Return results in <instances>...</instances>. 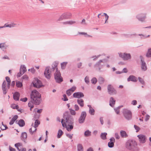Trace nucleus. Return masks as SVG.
Masks as SVG:
<instances>
[{"mask_svg": "<svg viewBox=\"0 0 151 151\" xmlns=\"http://www.w3.org/2000/svg\"><path fill=\"white\" fill-rule=\"evenodd\" d=\"M58 62H55L53 63L52 68H50V67H47L45 68L44 74L47 78L49 79L51 77V73L55 69V72L54 74L55 79L56 82L60 83L63 80L59 70H58Z\"/></svg>", "mask_w": 151, "mask_h": 151, "instance_id": "nucleus-1", "label": "nucleus"}, {"mask_svg": "<svg viewBox=\"0 0 151 151\" xmlns=\"http://www.w3.org/2000/svg\"><path fill=\"white\" fill-rule=\"evenodd\" d=\"M68 113L66 112L63 114V117L65 119L64 122V119H61V123L63 127H65L67 130L68 131H70L73 127V124L74 119L73 117L69 114H68Z\"/></svg>", "mask_w": 151, "mask_h": 151, "instance_id": "nucleus-2", "label": "nucleus"}, {"mask_svg": "<svg viewBox=\"0 0 151 151\" xmlns=\"http://www.w3.org/2000/svg\"><path fill=\"white\" fill-rule=\"evenodd\" d=\"M31 102L36 105H39L42 101L41 95L37 90L32 91L30 95Z\"/></svg>", "mask_w": 151, "mask_h": 151, "instance_id": "nucleus-3", "label": "nucleus"}, {"mask_svg": "<svg viewBox=\"0 0 151 151\" xmlns=\"http://www.w3.org/2000/svg\"><path fill=\"white\" fill-rule=\"evenodd\" d=\"M119 57L122 58L124 60H127L131 58V56L130 53H118Z\"/></svg>", "mask_w": 151, "mask_h": 151, "instance_id": "nucleus-4", "label": "nucleus"}, {"mask_svg": "<svg viewBox=\"0 0 151 151\" xmlns=\"http://www.w3.org/2000/svg\"><path fill=\"white\" fill-rule=\"evenodd\" d=\"M123 113L124 117L127 120H130L132 118V113L131 111L127 109H124Z\"/></svg>", "mask_w": 151, "mask_h": 151, "instance_id": "nucleus-5", "label": "nucleus"}, {"mask_svg": "<svg viewBox=\"0 0 151 151\" xmlns=\"http://www.w3.org/2000/svg\"><path fill=\"white\" fill-rule=\"evenodd\" d=\"M34 87L40 88L43 86L41 81L37 78H35L32 82Z\"/></svg>", "mask_w": 151, "mask_h": 151, "instance_id": "nucleus-6", "label": "nucleus"}, {"mask_svg": "<svg viewBox=\"0 0 151 151\" xmlns=\"http://www.w3.org/2000/svg\"><path fill=\"white\" fill-rule=\"evenodd\" d=\"M86 116V113L85 111L82 112L78 119V122L79 124H82L85 122Z\"/></svg>", "mask_w": 151, "mask_h": 151, "instance_id": "nucleus-7", "label": "nucleus"}, {"mask_svg": "<svg viewBox=\"0 0 151 151\" xmlns=\"http://www.w3.org/2000/svg\"><path fill=\"white\" fill-rule=\"evenodd\" d=\"M106 62V59H104L103 60H100L99 61L97 62L94 65L95 67L98 68V70L101 72V69L103 67V65H101V63H104Z\"/></svg>", "mask_w": 151, "mask_h": 151, "instance_id": "nucleus-8", "label": "nucleus"}, {"mask_svg": "<svg viewBox=\"0 0 151 151\" xmlns=\"http://www.w3.org/2000/svg\"><path fill=\"white\" fill-rule=\"evenodd\" d=\"M71 15L70 13H65L63 14L58 19V21H61L64 19L69 18Z\"/></svg>", "mask_w": 151, "mask_h": 151, "instance_id": "nucleus-9", "label": "nucleus"}, {"mask_svg": "<svg viewBox=\"0 0 151 151\" xmlns=\"http://www.w3.org/2000/svg\"><path fill=\"white\" fill-rule=\"evenodd\" d=\"M134 142L132 141H128L126 143V147L128 150H133L134 145Z\"/></svg>", "mask_w": 151, "mask_h": 151, "instance_id": "nucleus-10", "label": "nucleus"}, {"mask_svg": "<svg viewBox=\"0 0 151 151\" xmlns=\"http://www.w3.org/2000/svg\"><path fill=\"white\" fill-rule=\"evenodd\" d=\"M141 59V69L143 71H145L147 69V67L146 63L144 60L142 56H140Z\"/></svg>", "mask_w": 151, "mask_h": 151, "instance_id": "nucleus-11", "label": "nucleus"}, {"mask_svg": "<svg viewBox=\"0 0 151 151\" xmlns=\"http://www.w3.org/2000/svg\"><path fill=\"white\" fill-rule=\"evenodd\" d=\"M136 17L139 21L143 22L146 18V14L145 13H140L136 15Z\"/></svg>", "mask_w": 151, "mask_h": 151, "instance_id": "nucleus-12", "label": "nucleus"}, {"mask_svg": "<svg viewBox=\"0 0 151 151\" xmlns=\"http://www.w3.org/2000/svg\"><path fill=\"white\" fill-rule=\"evenodd\" d=\"M108 91L110 94H115L116 91L113 86L111 85H109L107 86Z\"/></svg>", "mask_w": 151, "mask_h": 151, "instance_id": "nucleus-13", "label": "nucleus"}, {"mask_svg": "<svg viewBox=\"0 0 151 151\" xmlns=\"http://www.w3.org/2000/svg\"><path fill=\"white\" fill-rule=\"evenodd\" d=\"M137 137L139 138L140 142L142 143H144L146 141V137L143 134H140L138 135Z\"/></svg>", "mask_w": 151, "mask_h": 151, "instance_id": "nucleus-14", "label": "nucleus"}, {"mask_svg": "<svg viewBox=\"0 0 151 151\" xmlns=\"http://www.w3.org/2000/svg\"><path fill=\"white\" fill-rule=\"evenodd\" d=\"M73 96L74 98L80 99L83 97L84 96V95L83 93L79 92L74 93L73 94Z\"/></svg>", "mask_w": 151, "mask_h": 151, "instance_id": "nucleus-15", "label": "nucleus"}, {"mask_svg": "<svg viewBox=\"0 0 151 151\" xmlns=\"http://www.w3.org/2000/svg\"><path fill=\"white\" fill-rule=\"evenodd\" d=\"M128 81H132L134 82H136L137 80V78L133 75L130 76L127 78Z\"/></svg>", "mask_w": 151, "mask_h": 151, "instance_id": "nucleus-16", "label": "nucleus"}, {"mask_svg": "<svg viewBox=\"0 0 151 151\" xmlns=\"http://www.w3.org/2000/svg\"><path fill=\"white\" fill-rule=\"evenodd\" d=\"M6 81H4L2 84V88L3 91V93L4 94H6Z\"/></svg>", "mask_w": 151, "mask_h": 151, "instance_id": "nucleus-17", "label": "nucleus"}, {"mask_svg": "<svg viewBox=\"0 0 151 151\" xmlns=\"http://www.w3.org/2000/svg\"><path fill=\"white\" fill-rule=\"evenodd\" d=\"M27 134L26 132H23L22 133L21 136V138L22 141L25 142V140L27 139Z\"/></svg>", "mask_w": 151, "mask_h": 151, "instance_id": "nucleus-18", "label": "nucleus"}, {"mask_svg": "<svg viewBox=\"0 0 151 151\" xmlns=\"http://www.w3.org/2000/svg\"><path fill=\"white\" fill-rule=\"evenodd\" d=\"M20 94L17 92H16L13 94V99L15 101H18L19 99Z\"/></svg>", "mask_w": 151, "mask_h": 151, "instance_id": "nucleus-19", "label": "nucleus"}, {"mask_svg": "<svg viewBox=\"0 0 151 151\" xmlns=\"http://www.w3.org/2000/svg\"><path fill=\"white\" fill-rule=\"evenodd\" d=\"M19 24H17L14 23H11L9 24H5L4 25V27H9L10 28L16 26V25L18 26L19 25Z\"/></svg>", "mask_w": 151, "mask_h": 151, "instance_id": "nucleus-20", "label": "nucleus"}, {"mask_svg": "<svg viewBox=\"0 0 151 151\" xmlns=\"http://www.w3.org/2000/svg\"><path fill=\"white\" fill-rule=\"evenodd\" d=\"M88 106L89 107V114L92 115H93L95 114V110L91 106V105H88Z\"/></svg>", "mask_w": 151, "mask_h": 151, "instance_id": "nucleus-21", "label": "nucleus"}, {"mask_svg": "<svg viewBox=\"0 0 151 151\" xmlns=\"http://www.w3.org/2000/svg\"><path fill=\"white\" fill-rule=\"evenodd\" d=\"M115 100L112 97H111L109 100V105L110 106L112 107H113L115 104Z\"/></svg>", "mask_w": 151, "mask_h": 151, "instance_id": "nucleus-22", "label": "nucleus"}, {"mask_svg": "<svg viewBox=\"0 0 151 151\" xmlns=\"http://www.w3.org/2000/svg\"><path fill=\"white\" fill-rule=\"evenodd\" d=\"M16 147L17 150L19 151H21L22 147V144L20 143H17L14 145Z\"/></svg>", "mask_w": 151, "mask_h": 151, "instance_id": "nucleus-23", "label": "nucleus"}, {"mask_svg": "<svg viewBox=\"0 0 151 151\" xmlns=\"http://www.w3.org/2000/svg\"><path fill=\"white\" fill-rule=\"evenodd\" d=\"M120 134L121 137L123 138H126L128 136L126 132L124 130H121L120 131Z\"/></svg>", "mask_w": 151, "mask_h": 151, "instance_id": "nucleus-24", "label": "nucleus"}, {"mask_svg": "<svg viewBox=\"0 0 151 151\" xmlns=\"http://www.w3.org/2000/svg\"><path fill=\"white\" fill-rule=\"evenodd\" d=\"M77 102L78 104L81 107H83L84 106V101L82 99H78Z\"/></svg>", "mask_w": 151, "mask_h": 151, "instance_id": "nucleus-25", "label": "nucleus"}, {"mask_svg": "<svg viewBox=\"0 0 151 151\" xmlns=\"http://www.w3.org/2000/svg\"><path fill=\"white\" fill-rule=\"evenodd\" d=\"M18 124L20 127H23L25 125V122L23 120L20 119L18 121Z\"/></svg>", "mask_w": 151, "mask_h": 151, "instance_id": "nucleus-26", "label": "nucleus"}, {"mask_svg": "<svg viewBox=\"0 0 151 151\" xmlns=\"http://www.w3.org/2000/svg\"><path fill=\"white\" fill-rule=\"evenodd\" d=\"M40 124V122L38 119H36L35 122L34 126L33 125V124L32 125V126L33 127L36 128Z\"/></svg>", "mask_w": 151, "mask_h": 151, "instance_id": "nucleus-27", "label": "nucleus"}, {"mask_svg": "<svg viewBox=\"0 0 151 151\" xmlns=\"http://www.w3.org/2000/svg\"><path fill=\"white\" fill-rule=\"evenodd\" d=\"M21 70V72L23 73H24L26 71V68L24 65H21L19 70L20 71Z\"/></svg>", "mask_w": 151, "mask_h": 151, "instance_id": "nucleus-28", "label": "nucleus"}, {"mask_svg": "<svg viewBox=\"0 0 151 151\" xmlns=\"http://www.w3.org/2000/svg\"><path fill=\"white\" fill-rule=\"evenodd\" d=\"M78 151H83V147L82 145L80 144H78L77 145Z\"/></svg>", "mask_w": 151, "mask_h": 151, "instance_id": "nucleus-29", "label": "nucleus"}, {"mask_svg": "<svg viewBox=\"0 0 151 151\" xmlns=\"http://www.w3.org/2000/svg\"><path fill=\"white\" fill-rule=\"evenodd\" d=\"M107 135V133L106 132L101 133L100 136L101 137L102 139L105 140L106 139Z\"/></svg>", "mask_w": 151, "mask_h": 151, "instance_id": "nucleus-30", "label": "nucleus"}, {"mask_svg": "<svg viewBox=\"0 0 151 151\" xmlns=\"http://www.w3.org/2000/svg\"><path fill=\"white\" fill-rule=\"evenodd\" d=\"M98 81L100 84H102L104 83V79L103 77L100 76L98 78Z\"/></svg>", "mask_w": 151, "mask_h": 151, "instance_id": "nucleus-31", "label": "nucleus"}, {"mask_svg": "<svg viewBox=\"0 0 151 151\" xmlns=\"http://www.w3.org/2000/svg\"><path fill=\"white\" fill-rule=\"evenodd\" d=\"M76 22L73 21H67L64 22L62 23L63 24H73L75 23Z\"/></svg>", "mask_w": 151, "mask_h": 151, "instance_id": "nucleus-32", "label": "nucleus"}, {"mask_svg": "<svg viewBox=\"0 0 151 151\" xmlns=\"http://www.w3.org/2000/svg\"><path fill=\"white\" fill-rule=\"evenodd\" d=\"M91 135V132L88 130H87L84 132V135L86 137L90 136Z\"/></svg>", "mask_w": 151, "mask_h": 151, "instance_id": "nucleus-33", "label": "nucleus"}, {"mask_svg": "<svg viewBox=\"0 0 151 151\" xmlns=\"http://www.w3.org/2000/svg\"><path fill=\"white\" fill-rule=\"evenodd\" d=\"M63 133V132L60 129H59L58 132L57 137L58 138H60Z\"/></svg>", "mask_w": 151, "mask_h": 151, "instance_id": "nucleus-34", "label": "nucleus"}, {"mask_svg": "<svg viewBox=\"0 0 151 151\" xmlns=\"http://www.w3.org/2000/svg\"><path fill=\"white\" fill-rule=\"evenodd\" d=\"M68 62H63L61 64V68L62 69H64L67 64Z\"/></svg>", "mask_w": 151, "mask_h": 151, "instance_id": "nucleus-35", "label": "nucleus"}, {"mask_svg": "<svg viewBox=\"0 0 151 151\" xmlns=\"http://www.w3.org/2000/svg\"><path fill=\"white\" fill-rule=\"evenodd\" d=\"M135 34H122L123 36L126 38H130L132 35H135Z\"/></svg>", "mask_w": 151, "mask_h": 151, "instance_id": "nucleus-36", "label": "nucleus"}, {"mask_svg": "<svg viewBox=\"0 0 151 151\" xmlns=\"http://www.w3.org/2000/svg\"><path fill=\"white\" fill-rule=\"evenodd\" d=\"M147 57H151V48L148 49L146 55Z\"/></svg>", "mask_w": 151, "mask_h": 151, "instance_id": "nucleus-37", "label": "nucleus"}, {"mask_svg": "<svg viewBox=\"0 0 151 151\" xmlns=\"http://www.w3.org/2000/svg\"><path fill=\"white\" fill-rule=\"evenodd\" d=\"M101 55H97L93 56L91 57L90 58H93V60L95 61Z\"/></svg>", "mask_w": 151, "mask_h": 151, "instance_id": "nucleus-38", "label": "nucleus"}, {"mask_svg": "<svg viewBox=\"0 0 151 151\" xmlns=\"http://www.w3.org/2000/svg\"><path fill=\"white\" fill-rule=\"evenodd\" d=\"M104 15H105V17L106 21L105 22V24L108 23V22L107 20H108L109 17V16L106 13H104L102 15V16H103Z\"/></svg>", "mask_w": 151, "mask_h": 151, "instance_id": "nucleus-39", "label": "nucleus"}, {"mask_svg": "<svg viewBox=\"0 0 151 151\" xmlns=\"http://www.w3.org/2000/svg\"><path fill=\"white\" fill-rule=\"evenodd\" d=\"M16 86L17 87L21 88L22 86V83L18 81L16 82Z\"/></svg>", "mask_w": 151, "mask_h": 151, "instance_id": "nucleus-40", "label": "nucleus"}, {"mask_svg": "<svg viewBox=\"0 0 151 151\" xmlns=\"http://www.w3.org/2000/svg\"><path fill=\"white\" fill-rule=\"evenodd\" d=\"M91 81L93 84H95L96 83L97 80L96 78L94 77L91 79Z\"/></svg>", "mask_w": 151, "mask_h": 151, "instance_id": "nucleus-41", "label": "nucleus"}, {"mask_svg": "<svg viewBox=\"0 0 151 151\" xmlns=\"http://www.w3.org/2000/svg\"><path fill=\"white\" fill-rule=\"evenodd\" d=\"M138 80L140 82V83L143 85L145 84V82L144 80L142 78H141L140 77H138Z\"/></svg>", "mask_w": 151, "mask_h": 151, "instance_id": "nucleus-42", "label": "nucleus"}, {"mask_svg": "<svg viewBox=\"0 0 151 151\" xmlns=\"http://www.w3.org/2000/svg\"><path fill=\"white\" fill-rule=\"evenodd\" d=\"M84 81L85 83L87 84H88L89 83V77L88 76H86L84 79Z\"/></svg>", "mask_w": 151, "mask_h": 151, "instance_id": "nucleus-43", "label": "nucleus"}, {"mask_svg": "<svg viewBox=\"0 0 151 151\" xmlns=\"http://www.w3.org/2000/svg\"><path fill=\"white\" fill-rule=\"evenodd\" d=\"M114 145V142H109L108 143V146L110 148L113 147Z\"/></svg>", "mask_w": 151, "mask_h": 151, "instance_id": "nucleus-44", "label": "nucleus"}, {"mask_svg": "<svg viewBox=\"0 0 151 151\" xmlns=\"http://www.w3.org/2000/svg\"><path fill=\"white\" fill-rule=\"evenodd\" d=\"M120 108V106H119L118 107H117L116 108H114V109L115 111V112H116L117 114H118L119 113V109Z\"/></svg>", "mask_w": 151, "mask_h": 151, "instance_id": "nucleus-45", "label": "nucleus"}, {"mask_svg": "<svg viewBox=\"0 0 151 151\" xmlns=\"http://www.w3.org/2000/svg\"><path fill=\"white\" fill-rule=\"evenodd\" d=\"M70 110V114L73 115H75L76 114V113L75 112V111L72 109H69Z\"/></svg>", "mask_w": 151, "mask_h": 151, "instance_id": "nucleus-46", "label": "nucleus"}, {"mask_svg": "<svg viewBox=\"0 0 151 151\" xmlns=\"http://www.w3.org/2000/svg\"><path fill=\"white\" fill-rule=\"evenodd\" d=\"M78 34L81 35H84L85 36L87 37H91V35H87V33L84 32H79Z\"/></svg>", "mask_w": 151, "mask_h": 151, "instance_id": "nucleus-47", "label": "nucleus"}, {"mask_svg": "<svg viewBox=\"0 0 151 151\" xmlns=\"http://www.w3.org/2000/svg\"><path fill=\"white\" fill-rule=\"evenodd\" d=\"M37 128H35V129L34 130H33V131H32V128H30L29 130V132H30V133L32 134L34 132H35L37 130Z\"/></svg>", "mask_w": 151, "mask_h": 151, "instance_id": "nucleus-48", "label": "nucleus"}, {"mask_svg": "<svg viewBox=\"0 0 151 151\" xmlns=\"http://www.w3.org/2000/svg\"><path fill=\"white\" fill-rule=\"evenodd\" d=\"M11 107L13 109H17L18 108V106L15 104H12L11 105Z\"/></svg>", "mask_w": 151, "mask_h": 151, "instance_id": "nucleus-49", "label": "nucleus"}, {"mask_svg": "<svg viewBox=\"0 0 151 151\" xmlns=\"http://www.w3.org/2000/svg\"><path fill=\"white\" fill-rule=\"evenodd\" d=\"M76 86H73L68 90L71 91V92L73 93L76 90Z\"/></svg>", "mask_w": 151, "mask_h": 151, "instance_id": "nucleus-50", "label": "nucleus"}, {"mask_svg": "<svg viewBox=\"0 0 151 151\" xmlns=\"http://www.w3.org/2000/svg\"><path fill=\"white\" fill-rule=\"evenodd\" d=\"M66 135L67 137L69 138L70 139H71L73 137V134H70L68 133H66Z\"/></svg>", "mask_w": 151, "mask_h": 151, "instance_id": "nucleus-51", "label": "nucleus"}, {"mask_svg": "<svg viewBox=\"0 0 151 151\" xmlns=\"http://www.w3.org/2000/svg\"><path fill=\"white\" fill-rule=\"evenodd\" d=\"M40 117V115L37 114L35 113L34 114V118L35 119H38Z\"/></svg>", "mask_w": 151, "mask_h": 151, "instance_id": "nucleus-52", "label": "nucleus"}, {"mask_svg": "<svg viewBox=\"0 0 151 151\" xmlns=\"http://www.w3.org/2000/svg\"><path fill=\"white\" fill-rule=\"evenodd\" d=\"M24 74L23 73H22L21 72V70L20 71L19 70V72L18 73L17 75V77H20L22 75Z\"/></svg>", "mask_w": 151, "mask_h": 151, "instance_id": "nucleus-53", "label": "nucleus"}, {"mask_svg": "<svg viewBox=\"0 0 151 151\" xmlns=\"http://www.w3.org/2000/svg\"><path fill=\"white\" fill-rule=\"evenodd\" d=\"M134 128L136 130V132H138L140 129L139 127L135 125H134Z\"/></svg>", "mask_w": 151, "mask_h": 151, "instance_id": "nucleus-54", "label": "nucleus"}, {"mask_svg": "<svg viewBox=\"0 0 151 151\" xmlns=\"http://www.w3.org/2000/svg\"><path fill=\"white\" fill-rule=\"evenodd\" d=\"M66 93L68 96H70L71 95L72 92L68 89L66 91Z\"/></svg>", "mask_w": 151, "mask_h": 151, "instance_id": "nucleus-55", "label": "nucleus"}, {"mask_svg": "<svg viewBox=\"0 0 151 151\" xmlns=\"http://www.w3.org/2000/svg\"><path fill=\"white\" fill-rule=\"evenodd\" d=\"M5 78L7 83H11V80L9 77H6Z\"/></svg>", "mask_w": 151, "mask_h": 151, "instance_id": "nucleus-56", "label": "nucleus"}, {"mask_svg": "<svg viewBox=\"0 0 151 151\" xmlns=\"http://www.w3.org/2000/svg\"><path fill=\"white\" fill-rule=\"evenodd\" d=\"M18 118V116L17 115H15L13 117L12 119L14 122Z\"/></svg>", "mask_w": 151, "mask_h": 151, "instance_id": "nucleus-57", "label": "nucleus"}, {"mask_svg": "<svg viewBox=\"0 0 151 151\" xmlns=\"http://www.w3.org/2000/svg\"><path fill=\"white\" fill-rule=\"evenodd\" d=\"M74 109L75 110V111H78L79 110V108L77 104H75L74 105Z\"/></svg>", "mask_w": 151, "mask_h": 151, "instance_id": "nucleus-58", "label": "nucleus"}, {"mask_svg": "<svg viewBox=\"0 0 151 151\" xmlns=\"http://www.w3.org/2000/svg\"><path fill=\"white\" fill-rule=\"evenodd\" d=\"M81 24L83 25H86L87 23L86 22V20L84 19H83L82 21L81 22Z\"/></svg>", "mask_w": 151, "mask_h": 151, "instance_id": "nucleus-59", "label": "nucleus"}, {"mask_svg": "<svg viewBox=\"0 0 151 151\" xmlns=\"http://www.w3.org/2000/svg\"><path fill=\"white\" fill-rule=\"evenodd\" d=\"M34 104L33 103H32V102H31V101H30V102H29L28 104V106L29 107H30L31 106H33L34 107Z\"/></svg>", "mask_w": 151, "mask_h": 151, "instance_id": "nucleus-60", "label": "nucleus"}, {"mask_svg": "<svg viewBox=\"0 0 151 151\" xmlns=\"http://www.w3.org/2000/svg\"><path fill=\"white\" fill-rule=\"evenodd\" d=\"M137 102L136 100H134L132 101L131 103V104L133 105H135L137 104Z\"/></svg>", "mask_w": 151, "mask_h": 151, "instance_id": "nucleus-61", "label": "nucleus"}, {"mask_svg": "<svg viewBox=\"0 0 151 151\" xmlns=\"http://www.w3.org/2000/svg\"><path fill=\"white\" fill-rule=\"evenodd\" d=\"M27 100V97H25L23 98H21L20 99V101L23 102H25Z\"/></svg>", "mask_w": 151, "mask_h": 151, "instance_id": "nucleus-62", "label": "nucleus"}, {"mask_svg": "<svg viewBox=\"0 0 151 151\" xmlns=\"http://www.w3.org/2000/svg\"><path fill=\"white\" fill-rule=\"evenodd\" d=\"M5 43H1L0 44V48L2 49L4 47V45Z\"/></svg>", "mask_w": 151, "mask_h": 151, "instance_id": "nucleus-63", "label": "nucleus"}, {"mask_svg": "<svg viewBox=\"0 0 151 151\" xmlns=\"http://www.w3.org/2000/svg\"><path fill=\"white\" fill-rule=\"evenodd\" d=\"M115 137L117 139H118L120 138V137L119 135V134L117 133H116L115 134Z\"/></svg>", "mask_w": 151, "mask_h": 151, "instance_id": "nucleus-64", "label": "nucleus"}]
</instances>
